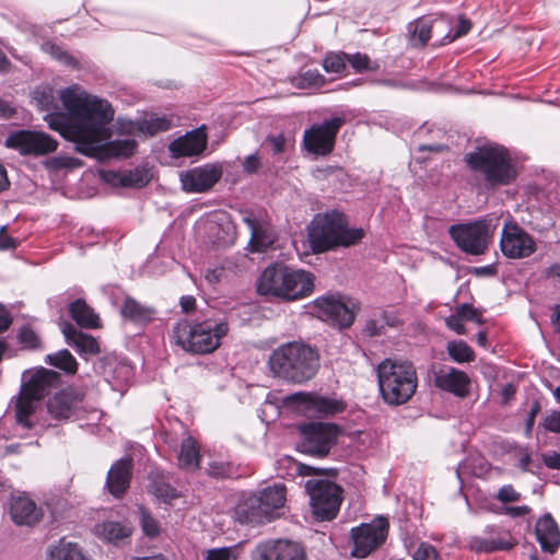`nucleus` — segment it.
<instances>
[{"mask_svg":"<svg viewBox=\"0 0 560 560\" xmlns=\"http://www.w3.org/2000/svg\"><path fill=\"white\" fill-rule=\"evenodd\" d=\"M13 318L7 307L0 304V334L7 331L11 326Z\"/></svg>","mask_w":560,"mask_h":560,"instance_id":"61","label":"nucleus"},{"mask_svg":"<svg viewBox=\"0 0 560 560\" xmlns=\"http://www.w3.org/2000/svg\"><path fill=\"white\" fill-rule=\"evenodd\" d=\"M516 545L509 532L502 530L497 526H487L481 536H471L468 546L476 552H494L499 550H510Z\"/></svg>","mask_w":560,"mask_h":560,"instance_id":"19","label":"nucleus"},{"mask_svg":"<svg viewBox=\"0 0 560 560\" xmlns=\"http://www.w3.org/2000/svg\"><path fill=\"white\" fill-rule=\"evenodd\" d=\"M151 179V174L143 167H136L135 170L119 174V184L125 187H143Z\"/></svg>","mask_w":560,"mask_h":560,"instance_id":"39","label":"nucleus"},{"mask_svg":"<svg viewBox=\"0 0 560 560\" xmlns=\"http://www.w3.org/2000/svg\"><path fill=\"white\" fill-rule=\"evenodd\" d=\"M10 515L18 525L33 526L42 520L43 510L30 497L19 494L11 498Z\"/></svg>","mask_w":560,"mask_h":560,"instance_id":"22","label":"nucleus"},{"mask_svg":"<svg viewBox=\"0 0 560 560\" xmlns=\"http://www.w3.org/2000/svg\"><path fill=\"white\" fill-rule=\"evenodd\" d=\"M264 560H305L304 548L294 541L277 540L267 542L259 548Z\"/></svg>","mask_w":560,"mask_h":560,"instance_id":"24","label":"nucleus"},{"mask_svg":"<svg viewBox=\"0 0 560 560\" xmlns=\"http://www.w3.org/2000/svg\"><path fill=\"white\" fill-rule=\"evenodd\" d=\"M544 429L551 433L560 434V409L551 410L542 420Z\"/></svg>","mask_w":560,"mask_h":560,"instance_id":"51","label":"nucleus"},{"mask_svg":"<svg viewBox=\"0 0 560 560\" xmlns=\"http://www.w3.org/2000/svg\"><path fill=\"white\" fill-rule=\"evenodd\" d=\"M18 246V240L7 234L5 226L0 228V249H13Z\"/></svg>","mask_w":560,"mask_h":560,"instance_id":"58","label":"nucleus"},{"mask_svg":"<svg viewBox=\"0 0 560 560\" xmlns=\"http://www.w3.org/2000/svg\"><path fill=\"white\" fill-rule=\"evenodd\" d=\"M447 353L457 363L471 362L475 359L474 350L463 340L450 341Z\"/></svg>","mask_w":560,"mask_h":560,"instance_id":"40","label":"nucleus"},{"mask_svg":"<svg viewBox=\"0 0 560 560\" xmlns=\"http://www.w3.org/2000/svg\"><path fill=\"white\" fill-rule=\"evenodd\" d=\"M444 18H440L433 23L428 19H419L410 23L408 30L411 34V44L419 47L424 46L431 38L432 31H436L442 24H444ZM446 23H451V21L446 20Z\"/></svg>","mask_w":560,"mask_h":560,"instance_id":"31","label":"nucleus"},{"mask_svg":"<svg viewBox=\"0 0 560 560\" xmlns=\"http://www.w3.org/2000/svg\"><path fill=\"white\" fill-rule=\"evenodd\" d=\"M457 314L466 320L476 322L478 324L482 323L481 314L477 308H475L470 304H462L457 307Z\"/></svg>","mask_w":560,"mask_h":560,"instance_id":"54","label":"nucleus"},{"mask_svg":"<svg viewBox=\"0 0 560 560\" xmlns=\"http://www.w3.org/2000/svg\"><path fill=\"white\" fill-rule=\"evenodd\" d=\"M207 474L217 479L234 478L238 476L237 468L233 464L218 460L209 463Z\"/></svg>","mask_w":560,"mask_h":560,"instance_id":"43","label":"nucleus"},{"mask_svg":"<svg viewBox=\"0 0 560 560\" xmlns=\"http://www.w3.org/2000/svg\"><path fill=\"white\" fill-rule=\"evenodd\" d=\"M262 509L266 511L270 521L273 517V512L281 509L285 502V487L283 485H275L273 487L265 488L257 495Z\"/></svg>","mask_w":560,"mask_h":560,"instance_id":"34","label":"nucleus"},{"mask_svg":"<svg viewBox=\"0 0 560 560\" xmlns=\"http://www.w3.org/2000/svg\"><path fill=\"white\" fill-rule=\"evenodd\" d=\"M389 522L384 516H377L370 523H363L351 529L353 549L351 556L365 558L380 548L386 540Z\"/></svg>","mask_w":560,"mask_h":560,"instance_id":"14","label":"nucleus"},{"mask_svg":"<svg viewBox=\"0 0 560 560\" xmlns=\"http://www.w3.org/2000/svg\"><path fill=\"white\" fill-rule=\"evenodd\" d=\"M59 98L67 114L57 112V97L51 86L38 88L33 92L36 105L48 113L45 120L49 128L74 142L82 154H92L104 140L105 125L114 119L112 105L106 100L88 94L78 85L61 90Z\"/></svg>","mask_w":560,"mask_h":560,"instance_id":"1","label":"nucleus"},{"mask_svg":"<svg viewBox=\"0 0 560 560\" xmlns=\"http://www.w3.org/2000/svg\"><path fill=\"white\" fill-rule=\"evenodd\" d=\"M380 393L389 406L408 402L418 387L415 365L409 361L385 359L376 369Z\"/></svg>","mask_w":560,"mask_h":560,"instance_id":"7","label":"nucleus"},{"mask_svg":"<svg viewBox=\"0 0 560 560\" xmlns=\"http://www.w3.org/2000/svg\"><path fill=\"white\" fill-rule=\"evenodd\" d=\"M61 330L67 343L73 347L80 355H95L100 352L98 342L91 335L79 331L69 323L65 324Z\"/></svg>","mask_w":560,"mask_h":560,"instance_id":"27","label":"nucleus"},{"mask_svg":"<svg viewBox=\"0 0 560 560\" xmlns=\"http://www.w3.org/2000/svg\"><path fill=\"white\" fill-rule=\"evenodd\" d=\"M495 498L502 503L517 502L521 500V493L512 485H505L498 490Z\"/></svg>","mask_w":560,"mask_h":560,"instance_id":"50","label":"nucleus"},{"mask_svg":"<svg viewBox=\"0 0 560 560\" xmlns=\"http://www.w3.org/2000/svg\"><path fill=\"white\" fill-rule=\"evenodd\" d=\"M179 305L185 314H189L196 307V299L192 295H183L179 300Z\"/></svg>","mask_w":560,"mask_h":560,"instance_id":"63","label":"nucleus"},{"mask_svg":"<svg viewBox=\"0 0 560 560\" xmlns=\"http://www.w3.org/2000/svg\"><path fill=\"white\" fill-rule=\"evenodd\" d=\"M343 117L324 119L304 130L302 145L311 154L326 156L334 151L336 138L345 125Z\"/></svg>","mask_w":560,"mask_h":560,"instance_id":"12","label":"nucleus"},{"mask_svg":"<svg viewBox=\"0 0 560 560\" xmlns=\"http://www.w3.org/2000/svg\"><path fill=\"white\" fill-rule=\"evenodd\" d=\"M503 512L506 515L513 516V517H522L527 515L530 512V508L527 505H520V506H505L503 509Z\"/></svg>","mask_w":560,"mask_h":560,"instance_id":"62","label":"nucleus"},{"mask_svg":"<svg viewBox=\"0 0 560 560\" xmlns=\"http://www.w3.org/2000/svg\"><path fill=\"white\" fill-rule=\"evenodd\" d=\"M260 165L261 163L258 155L250 154L245 158L243 162V170L247 174H255L259 170Z\"/></svg>","mask_w":560,"mask_h":560,"instance_id":"56","label":"nucleus"},{"mask_svg":"<svg viewBox=\"0 0 560 560\" xmlns=\"http://www.w3.org/2000/svg\"><path fill=\"white\" fill-rule=\"evenodd\" d=\"M500 247L502 254L508 258L522 259L529 257L536 250L534 238L516 223L508 222L504 224Z\"/></svg>","mask_w":560,"mask_h":560,"instance_id":"17","label":"nucleus"},{"mask_svg":"<svg viewBox=\"0 0 560 560\" xmlns=\"http://www.w3.org/2000/svg\"><path fill=\"white\" fill-rule=\"evenodd\" d=\"M207 560H235L232 552L225 548L210 550Z\"/></svg>","mask_w":560,"mask_h":560,"instance_id":"60","label":"nucleus"},{"mask_svg":"<svg viewBox=\"0 0 560 560\" xmlns=\"http://www.w3.org/2000/svg\"><path fill=\"white\" fill-rule=\"evenodd\" d=\"M270 371L278 377L302 384L311 380L319 368V355L302 342H287L279 346L269 357Z\"/></svg>","mask_w":560,"mask_h":560,"instance_id":"2","label":"nucleus"},{"mask_svg":"<svg viewBox=\"0 0 560 560\" xmlns=\"http://www.w3.org/2000/svg\"><path fill=\"white\" fill-rule=\"evenodd\" d=\"M46 363L63 370L70 374H74L78 370V363L74 357L67 349L59 350L56 353L47 354Z\"/></svg>","mask_w":560,"mask_h":560,"instance_id":"38","label":"nucleus"},{"mask_svg":"<svg viewBox=\"0 0 560 560\" xmlns=\"http://www.w3.org/2000/svg\"><path fill=\"white\" fill-rule=\"evenodd\" d=\"M151 491L155 497L160 498L164 502H168L178 497L174 487L159 479H155L152 482Z\"/></svg>","mask_w":560,"mask_h":560,"instance_id":"49","label":"nucleus"},{"mask_svg":"<svg viewBox=\"0 0 560 560\" xmlns=\"http://www.w3.org/2000/svg\"><path fill=\"white\" fill-rule=\"evenodd\" d=\"M299 396L303 397L310 412H316L320 417L332 416L343 410V404L332 398L312 394H300Z\"/></svg>","mask_w":560,"mask_h":560,"instance_id":"30","label":"nucleus"},{"mask_svg":"<svg viewBox=\"0 0 560 560\" xmlns=\"http://www.w3.org/2000/svg\"><path fill=\"white\" fill-rule=\"evenodd\" d=\"M18 342L25 349H39L42 346L38 335L30 326H23L18 334Z\"/></svg>","mask_w":560,"mask_h":560,"instance_id":"46","label":"nucleus"},{"mask_svg":"<svg viewBox=\"0 0 560 560\" xmlns=\"http://www.w3.org/2000/svg\"><path fill=\"white\" fill-rule=\"evenodd\" d=\"M43 49L48 52L51 57H54L56 60L67 65V66H77L75 59L62 47L58 46L55 43L47 42L43 44Z\"/></svg>","mask_w":560,"mask_h":560,"instance_id":"45","label":"nucleus"},{"mask_svg":"<svg viewBox=\"0 0 560 560\" xmlns=\"http://www.w3.org/2000/svg\"><path fill=\"white\" fill-rule=\"evenodd\" d=\"M347 62L355 70V72L374 71L378 69V65L371 61L366 54H347Z\"/></svg>","mask_w":560,"mask_h":560,"instance_id":"44","label":"nucleus"},{"mask_svg":"<svg viewBox=\"0 0 560 560\" xmlns=\"http://www.w3.org/2000/svg\"><path fill=\"white\" fill-rule=\"evenodd\" d=\"M539 410H540L539 404L535 402L532 406V408H530V410H529V412L527 415V419H526V423H525L526 432L527 433L532 432L534 423H535V418H536L537 413L539 412Z\"/></svg>","mask_w":560,"mask_h":560,"instance_id":"64","label":"nucleus"},{"mask_svg":"<svg viewBox=\"0 0 560 560\" xmlns=\"http://www.w3.org/2000/svg\"><path fill=\"white\" fill-rule=\"evenodd\" d=\"M387 324L385 320V313L380 318H370L365 323L364 330L371 337L380 336L383 331L384 325Z\"/></svg>","mask_w":560,"mask_h":560,"instance_id":"55","label":"nucleus"},{"mask_svg":"<svg viewBox=\"0 0 560 560\" xmlns=\"http://www.w3.org/2000/svg\"><path fill=\"white\" fill-rule=\"evenodd\" d=\"M172 127V121L167 117H151L144 119L139 125V130L143 133L154 136L158 132L166 131Z\"/></svg>","mask_w":560,"mask_h":560,"instance_id":"42","label":"nucleus"},{"mask_svg":"<svg viewBox=\"0 0 560 560\" xmlns=\"http://www.w3.org/2000/svg\"><path fill=\"white\" fill-rule=\"evenodd\" d=\"M49 560H91L84 553L82 548L66 539H60L57 545L49 550Z\"/></svg>","mask_w":560,"mask_h":560,"instance_id":"35","label":"nucleus"},{"mask_svg":"<svg viewBox=\"0 0 560 560\" xmlns=\"http://www.w3.org/2000/svg\"><path fill=\"white\" fill-rule=\"evenodd\" d=\"M131 468L132 460L130 458H120L112 465L107 474L106 487L114 497H121L129 488Z\"/></svg>","mask_w":560,"mask_h":560,"instance_id":"25","label":"nucleus"},{"mask_svg":"<svg viewBox=\"0 0 560 560\" xmlns=\"http://www.w3.org/2000/svg\"><path fill=\"white\" fill-rule=\"evenodd\" d=\"M5 145L23 155L38 156L55 152L58 141L42 131L18 130L7 137Z\"/></svg>","mask_w":560,"mask_h":560,"instance_id":"15","label":"nucleus"},{"mask_svg":"<svg viewBox=\"0 0 560 560\" xmlns=\"http://www.w3.org/2000/svg\"><path fill=\"white\" fill-rule=\"evenodd\" d=\"M200 453L196 440L187 436L183 440L178 455V464L185 469H196L199 467Z\"/></svg>","mask_w":560,"mask_h":560,"instance_id":"36","label":"nucleus"},{"mask_svg":"<svg viewBox=\"0 0 560 560\" xmlns=\"http://www.w3.org/2000/svg\"><path fill=\"white\" fill-rule=\"evenodd\" d=\"M364 230L348 228L343 213L338 211L316 215L310 226L307 240L316 254L337 247H350L361 242Z\"/></svg>","mask_w":560,"mask_h":560,"instance_id":"5","label":"nucleus"},{"mask_svg":"<svg viewBox=\"0 0 560 560\" xmlns=\"http://www.w3.org/2000/svg\"><path fill=\"white\" fill-rule=\"evenodd\" d=\"M206 145L207 135L199 128L172 141L168 145V150L174 158L194 156L202 153Z\"/></svg>","mask_w":560,"mask_h":560,"instance_id":"23","label":"nucleus"},{"mask_svg":"<svg viewBox=\"0 0 560 560\" xmlns=\"http://www.w3.org/2000/svg\"><path fill=\"white\" fill-rule=\"evenodd\" d=\"M257 494L247 497L235 509V515L242 523L261 524L270 522L266 511L262 509Z\"/></svg>","mask_w":560,"mask_h":560,"instance_id":"28","label":"nucleus"},{"mask_svg":"<svg viewBox=\"0 0 560 560\" xmlns=\"http://www.w3.org/2000/svg\"><path fill=\"white\" fill-rule=\"evenodd\" d=\"M312 512L318 521L336 517L341 503V488L330 480L310 479L305 482Z\"/></svg>","mask_w":560,"mask_h":560,"instance_id":"10","label":"nucleus"},{"mask_svg":"<svg viewBox=\"0 0 560 560\" xmlns=\"http://www.w3.org/2000/svg\"><path fill=\"white\" fill-rule=\"evenodd\" d=\"M338 432V427L334 423L311 422L303 424L300 427L299 448L305 454L325 457L336 444Z\"/></svg>","mask_w":560,"mask_h":560,"instance_id":"13","label":"nucleus"},{"mask_svg":"<svg viewBox=\"0 0 560 560\" xmlns=\"http://www.w3.org/2000/svg\"><path fill=\"white\" fill-rule=\"evenodd\" d=\"M434 386L441 390L464 398L469 395L470 380L468 375L455 368L443 366L433 372Z\"/></svg>","mask_w":560,"mask_h":560,"instance_id":"20","label":"nucleus"},{"mask_svg":"<svg viewBox=\"0 0 560 560\" xmlns=\"http://www.w3.org/2000/svg\"><path fill=\"white\" fill-rule=\"evenodd\" d=\"M120 314L135 324L145 325L154 318L155 310L127 296L121 305Z\"/></svg>","mask_w":560,"mask_h":560,"instance_id":"29","label":"nucleus"},{"mask_svg":"<svg viewBox=\"0 0 560 560\" xmlns=\"http://www.w3.org/2000/svg\"><path fill=\"white\" fill-rule=\"evenodd\" d=\"M222 175L223 167L221 163H207L182 172L179 179L184 191L201 194L209 191L221 179Z\"/></svg>","mask_w":560,"mask_h":560,"instance_id":"18","label":"nucleus"},{"mask_svg":"<svg viewBox=\"0 0 560 560\" xmlns=\"http://www.w3.org/2000/svg\"><path fill=\"white\" fill-rule=\"evenodd\" d=\"M242 222L250 231L248 248L253 253H265L276 242L277 235L266 214L242 210Z\"/></svg>","mask_w":560,"mask_h":560,"instance_id":"16","label":"nucleus"},{"mask_svg":"<svg viewBox=\"0 0 560 560\" xmlns=\"http://www.w3.org/2000/svg\"><path fill=\"white\" fill-rule=\"evenodd\" d=\"M257 290L262 295L295 301L308 296L314 291V276L303 269L273 264L262 271Z\"/></svg>","mask_w":560,"mask_h":560,"instance_id":"4","label":"nucleus"},{"mask_svg":"<svg viewBox=\"0 0 560 560\" xmlns=\"http://www.w3.org/2000/svg\"><path fill=\"white\" fill-rule=\"evenodd\" d=\"M59 381V374L47 369H39L33 373L20 390L15 404V418L24 428H32L30 417L35 410V402L44 398L51 386Z\"/></svg>","mask_w":560,"mask_h":560,"instance_id":"8","label":"nucleus"},{"mask_svg":"<svg viewBox=\"0 0 560 560\" xmlns=\"http://www.w3.org/2000/svg\"><path fill=\"white\" fill-rule=\"evenodd\" d=\"M468 167L482 179L488 189L512 184L517 176L509 151L499 144L478 147L465 155Z\"/></svg>","mask_w":560,"mask_h":560,"instance_id":"3","label":"nucleus"},{"mask_svg":"<svg viewBox=\"0 0 560 560\" xmlns=\"http://www.w3.org/2000/svg\"><path fill=\"white\" fill-rule=\"evenodd\" d=\"M108 124L109 122H107L105 125V136H104V140H102L101 145L92 154H88V155L93 156L102 149H104L108 155L115 156V158H120V156L127 158V156L132 155L136 150V147H137V142L133 139H129V138L116 139V140L109 141V142H105L108 138V132H107Z\"/></svg>","mask_w":560,"mask_h":560,"instance_id":"33","label":"nucleus"},{"mask_svg":"<svg viewBox=\"0 0 560 560\" xmlns=\"http://www.w3.org/2000/svg\"><path fill=\"white\" fill-rule=\"evenodd\" d=\"M291 82L299 89L322 88L325 83V77L317 70H307L294 77Z\"/></svg>","mask_w":560,"mask_h":560,"instance_id":"41","label":"nucleus"},{"mask_svg":"<svg viewBox=\"0 0 560 560\" xmlns=\"http://www.w3.org/2000/svg\"><path fill=\"white\" fill-rule=\"evenodd\" d=\"M537 541L545 552L555 553L560 546V529L548 513L538 518L535 526Z\"/></svg>","mask_w":560,"mask_h":560,"instance_id":"26","label":"nucleus"},{"mask_svg":"<svg viewBox=\"0 0 560 560\" xmlns=\"http://www.w3.org/2000/svg\"><path fill=\"white\" fill-rule=\"evenodd\" d=\"M347 63V54L346 52H339L328 54L324 61L323 67L327 72H334V73H340L346 69Z\"/></svg>","mask_w":560,"mask_h":560,"instance_id":"47","label":"nucleus"},{"mask_svg":"<svg viewBox=\"0 0 560 560\" xmlns=\"http://www.w3.org/2000/svg\"><path fill=\"white\" fill-rule=\"evenodd\" d=\"M71 318L83 328L100 327V317L82 299H78L69 305Z\"/></svg>","mask_w":560,"mask_h":560,"instance_id":"32","label":"nucleus"},{"mask_svg":"<svg viewBox=\"0 0 560 560\" xmlns=\"http://www.w3.org/2000/svg\"><path fill=\"white\" fill-rule=\"evenodd\" d=\"M411 557L413 560H440L436 548L427 541L419 542L411 551Z\"/></svg>","mask_w":560,"mask_h":560,"instance_id":"48","label":"nucleus"},{"mask_svg":"<svg viewBox=\"0 0 560 560\" xmlns=\"http://www.w3.org/2000/svg\"><path fill=\"white\" fill-rule=\"evenodd\" d=\"M96 532L107 541L115 544L130 535V528L119 522H104L96 527Z\"/></svg>","mask_w":560,"mask_h":560,"instance_id":"37","label":"nucleus"},{"mask_svg":"<svg viewBox=\"0 0 560 560\" xmlns=\"http://www.w3.org/2000/svg\"><path fill=\"white\" fill-rule=\"evenodd\" d=\"M542 463L550 469H560V452H548L544 454Z\"/></svg>","mask_w":560,"mask_h":560,"instance_id":"59","label":"nucleus"},{"mask_svg":"<svg viewBox=\"0 0 560 560\" xmlns=\"http://www.w3.org/2000/svg\"><path fill=\"white\" fill-rule=\"evenodd\" d=\"M313 308L320 319L339 328H348L352 325L359 306L352 298L327 294L314 300Z\"/></svg>","mask_w":560,"mask_h":560,"instance_id":"11","label":"nucleus"},{"mask_svg":"<svg viewBox=\"0 0 560 560\" xmlns=\"http://www.w3.org/2000/svg\"><path fill=\"white\" fill-rule=\"evenodd\" d=\"M446 326L454 330L458 335L465 334V326L463 324V318L456 313V315H451L445 320Z\"/></svg>","mask_w":560,"mask_h":560,"instance_id":"57","label":"nucleus"},{"mask_svg":"<svg viewBox=\"0 0 560 560\" xmlns=\"http://www.w3.org/2000/svg\"><path fill=\"white\" fill-rule=\"evenodd\" d=\"M471 28V23L469 20L459 19L454 33H448L443 37L444 43H451L454 39L466 35Z\"/></svg>","mask_w":560,"mask_h":560,"instance_id":"52","label":"nucleus"},{"mask_svg":"<svg viewBox=\"0 0 560 560\" xmlns=\"http://www.w3.org/2000/svg\"><path fill=\"white\" fill-rule=\"evenodd\" d=\"M141 525L144 534L149 537H156L160 533V526L149 513H142Z\"/></svg>","mask_w":560,"mask_h":560,"instance_id":"53","label":"nucleus"},{"mask_svg":"<svg viewBox=\"0 0 560 560\" xmlns=\"http://www.w3.org/2000/svg\"><path fill=\"white\" fill-rule=\"evenodd\" d=\"M81 407L82 397L71 389L55 394L47 402L48 412L59 420L77 416Z\"/></svg>","mask_w":560,"mask_h":560,"instance_id":"21","label":"nucleus"},{"mask_svg":"<svg viewBox=\"0 0 560 560\" xmlns=\"http://www.w3.org/2000/svg\"><path fill=\"white\" fill-rule=\"evenodd\" d=\"M493 229L491 219H480L471 223L451 225L448 234L460 250L478 256L487 250Z\"/></svg>","mask_w":560,"mask_h":560,"instance_id":"9","label":"nucleus"},{"mask_svg":"<svg viewBox=\"0 0 560 560\" xmlns=\"http://www.w3.org/2000/svg\"><path fill=\"white\" fill-rule=\"evenodd\" d=\"M228 332L229 324L224 319L208 317L192 323L183 319L173 326L171 338L186 352L208 354L220 347Z\"/></svg>","mask_w":560,"mask_h":560,"instance_id":"6","label":"nucleus"}]
</instances>
